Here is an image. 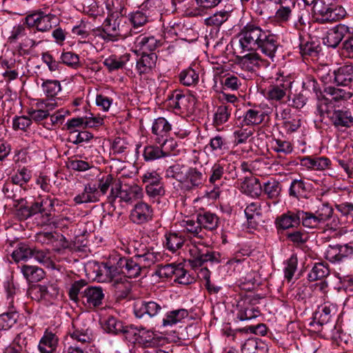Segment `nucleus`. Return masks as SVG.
I'll return each instance as SVG.
<instances>
[{"label":"nucleus","mask_w":353,"mask_h":353,"mask_svg":"<svg viewBox=\"0 0 353 353\" xmlns=\"http://www.w3.org/2000/svg\"><path fill=\"white\" fill-rule=\"evenodd\" d=\"M239 41L243 51L261 50L272 62L279 46L278 37L252 23H247L239 33Z\"/></svg>","instance_id":"nucleus-1"},{"label":"nucleus","mask_w":353,"mask_h":353,"mask_svg":"<svg viewBox=\"0 0 353 353\" xmlns=\"http://www.w3.org/2000/svg\"><path fill=\"white\" fill-rule=\"evenodd\" d=\"M315 113L320 117L322 121L325 118L329 119L330 123L339 130L352 128L353 115L346 109H336L334 104H332L325 99H321L316 103Z\"/></svg>","instance_id":"nucleus-2"},{"label":"nucleus","mask_w":353,"mask_h":353,"mask_svg":"<svg viewBox=\"0 0 353 353\" xmlns=\"http://www.w3.org/2000/svg\"><path fill=\"white\" fill-rule=\"evenodd\" d=\"M314 21L319 24L339 21L346 15L345 10L337 0H319L313 10Z\"/></svg>","instance_id":"nucleus-3"},{"label":"nucleus","mask_w":353,"mask_h":353,"mask_svg":"<svg viewBox=\"0 0 353 353\" xmlns=\"http://www.w3.org/2000/svg\"><path fill=\"white\" fill-rule=\"evenodd\" d=\"M109 263L110 266L108 269L112 277L116 274L121 273L127 277L136 278L140 275L142 270V264L136 254L132 258L119 255L112 256Z\"/></svg>","instance_id":"nucleus-4"},{"label":"nucleus","mask_w":353,"mask_h":353,"mask_svg":"<svg viewBox=\"0 0 353 353\" xmlns=\"http://www.w3.org/2000/svg\"><path fill=\"white\" fill-rule=\"evenodd\" d=\"M143 196L142 189L137 185L121 186V184L111 188V192L108 196V202L113 205L119 199V203L124 202L128 204L141 199Z\"/></svg>","instance_id":"nucleus-5"},{"label":"nucleus","mask_w":353,"mask_h":353,"mask_svg":"<svg viewBox=\"0 0 353 353\" xmlns=\"http://www.w3.org/2000/svg\"><path fill=\"white\" fill-rule=\"evenodd\" d=\"M334 209L328 203H322L314 212L305 211L303 226L310 229L319 228L333 216Z\"/></svg>","instance_id":"nucleus-6"},{"label":"nucleus","mask_w":353,"mask_h":353,"mask_svg":"<svg viewBox=\"0 0 353 353\" xmlns=\"http://www.w3.org/2000/svg\"><path fill=\"white\" fill-rule=\"evenodd\" d=\"M190 258L188 261L193 268H197L203 265L206 262H219L215 252L203 243L194 242L189 248Z\"/></svg>","instance_id":"nucleus-7"},{"label":"nucleus","mask_w":353,"mask_h":353,"mask_svg":"<svg viewBox=\"0 0 353 353\" xmlns=\"http://www.w3.org/2000/svg\"><path fill=\"white\" fill-rule=\"evenodd\" d=\"M121 19L109 16L103 23L100 37L107 41H117L119 38H124L128 36V32L124 30V26H121Z\"/></svg>","instance_id":"nucleus-8"},{"label":"nucleus","mask_w":353,"mask_h":353,"mask_svg":"<svg viewBox=\"0 0 353 353\" xmlns=\"http://www.w3.org/2000/svg\"><path fill=\"white\" fill-rule=\"evenodd\" d=\"M292 83L288 77L281 74L276 78L275 82L265 90L266 99L271 101L281 103L287 96V92L291 88Z\"/></svg>","instance_id":"nucleus-9"},{"label":"nucleus","mask_w":353,"mask_h":353,"mask_svg":"<svg viewBox=\"0 0 353 353\" xmlns=\"http://www.w3.org/2000/svg\"><path fill=\"white\" fill-rule=\"evenodd\" d=\"M104 296L102 288L89 286L81 292L80 303L87 310H95L102 305Z\"/></svg>","instance_id":"nucleus-10"},{"label":"nucleus","mask_w":353,"mask_h":353,"mask_svg":"<svg viewBox=\"0 0 353 353\" xmlns=\"http://www.w3.org/2000/svg\"><path fill=\"white\" fill-rule=\"evenodd\" d=\"M305 211L296 210L288 211L286 213L278 216L275 220V225L278 230H288L291 228L298 227L305 222Z\"/></svg>","instance_id":"nucleus-11"},{"label":"nucleus","mask_w":353,"mask_h":353,"mask_svg":"<svg viewBox=\"0 0 353 353\" xmlns=\"http://www.w3.org/2000/svg\"><path fill=\"white\" fill-rule=\"evenodd\" d=\"M353 255V240L343 245H330L325 252V258L331 263H341Z\"/></svg>","instance_id":"nucleus-12"},{"label":"nucleus","mask_w":353,"mask_h":353,"mask_svg":"<svg viewBox=\"0 0 353 353\" xmlns=\"http://www.w3.org/2000/svg\"><path fill=\"white\" fill-rule=\"evenodd\" d=\"M34 239L37 243L47 247L48 250L59 252L63 247L62 241L65 237L55 232H39L35 234Z\"/></svg>","instance_id":"nucleus-13"},{"label":"nucleus","mask_w":353,"mask_h":353,"mask_svg":"<svg viewBox=\"0 0 353 353\" xmlns=\"http://www.w3.org/2000/svg\"><path fill=\"white\" fill-rule=\"evenodd\" d=\"M206 178L202 166L200 168H189L185 173L184 181L181 185L187 190L198 188L202 186Z\"/></svg>","instance_id":"nucleus-14"},{"label":"nucleus","mask_w":353,"mask_h":353,"mask_svg":"<svg viewBox=\"0 0 353 353\" xmlns=\"http://www.w3.org/2000/svg\"><path fill=\"white\" fill-rule=\"evenodd\" d=\"M152 207L145 202H138L130 212V219L136 224H143L152 219Z\"/></svg>","instance_id":"nucleus-15"},{"label":"nucleus","mask_w":353,"mask_h":353,"mask_svg":"<svg viewBox=\"0 0 353 353\" xmlns=\"http://www.w3.org/2000/svg\"><path fill=\"white\" fill-rule=\"evenodd\" d=\"M192 98L183 94L181 90H174L168 97V106L174 111L183 112L188 111Z\"/></svg>","instance_id":"nucleus-16"},{"label":"nucleus","mask_w":353,"mask_h":353,"mask_svg":"<svg viewBox=\"0 0 353 353\" xmlns=\"http://www.w3.org/2000/svg\"><path fill=\"white\" fill-rule=\"evenodd\" d=\"M162 306L155 301H140L135 303L134 313L137 318L154 317L162 310Z\"/></svg>","instance_id":"nucleus-17"},{"label":"nucleus","mask_w":353,"mask_h":353,"mask_svg":"<svg viewBox=\"0 0 353 353\" xmlns=\"http://www.w3.org/2000/svg\"><path fill=\"white\" fill-rule=\"evenodd\" d=\"M348 32V27L339 24L330 29L323 39V43L328 47L336 48Z\"/></svg>","instance_id":"nucleus-18"},{"label":"nucleus","mask_w":353,"mask_h":353,"mask_svg":"<svg viewBox=\"0 0 353 353\" xmlns=\"http://www.w3.org/2000/svg\"><path fill=\"white\" fill-rule=\"evenodd\" d=\"M157 55L155 52L149 54H141V57L137 60L136 70L141 75L148 74L156 67Z\"/></svg>","instance_id":"nucleus-19"},{"label":"nucleus","mask_w":353,"mask_h":353,"mask_svg":"<svg viewBox=\"0 0 353 353\" xmlns=\"http://www.w3.org/2000/svg\"><path fill=\"white\" fill-rule=\"evenodd\" d=\"M152 17L148 14L146 11L142 9V6L139 7V9L130 12L129 14L128 18L132 26V28L129 32V35H132L133 34H137L140 31L138 29L142 26H143Z\"/></svg>","instance_id":"nucleus-20"},{"label":"nucleus","mask_w":353,"mask_h":353,"mask_svg":"<svg viewBox=\"0 0 353 353\" xmlns=\"http://www.w3.org/2000/svg\"><path fill=\"white\" fill-rule=\"evenodd\" d=\"M136 255L142 264V269L150 268L161 258L160 253L155 252L152 247H145L138 250Z\"/></svg>","instance_id":"nucleus-21"},{"label":"nucleus","mask_w":353,"mask_h":353,"mask_svg":"<svg viewBox=\"0 0 353 353\" xmlns=\"http://www.w3.org/2000/svg\"><path fill=\"white\" fill-rule=\"evenodd\" d=\"M250 299L245 298L241 299L237 304L239 312L237 318L241 321H245L254 319L257 317L260 312L257 308H255L250 303Z\"/></svg>","instance_id":"nucleus-22"},{"label":"nucleus","mask_w":353,"mask_h":353,"mask_svg":"<svg viewBox=\"0 0 353 353\" xmlns=\"http://www.w3.org/2000/svg\"><path fill=\"white\" fill-rule=\"evenodd\" d=\"M241 190L252 197H259L262 193V185L258 178L252 176H246L241 182Z\"/></svg>","instance_id":"nucleus-23"},{"label":"nucleus","mask_w":353,"mask_h":353,"mask_svg":"<svg viewBox=\"0 0 353 353\" xmlns=\"http://www.w3.org/2000/svg\"><path fill=\"white\" fill-rule=\"evenodd\" d=\"M334 83L338 85L349 86L353 81V65L346 64L334 71Z\"/></svg>","instance_id":"nucleus-24"},{"label":"nucleus","mask_w":353,"mask_h":353,"mask_svg":"<svg viewBox=\"0 0 353 353\" xmlns=\"http://www.w3.org/2000/svg\"><path fill=\"white\" fill-rule=\"evenodd\" d=\"M26 190V188H21L10 181L4 183L2 192L7 199H12L16 203V205H18L25 201L21 196Z\"/></svg>","instance_id":"nucleus-25"},{"label":"nucleus","mask_w":353,"mask_h":353,"mask_svg":"<svg viewBox=\"0 0 353 353\" xmlns=\"http://www.w3.org/2000/svg\"><path fill=\"white\" fill-rule=\"evenodd\" d=\"M58 341L59 339L54 333L46 330L38 345L40 353H54L56 351Z\"/></svg>","instance_id":"nucleus-26"},{"label":"nucleus","mask_w":353,"mask_h":353,"mask_svg":"<svg viewBox=\"0 0 353 353\" xmlns=\"http://www.w3.org/2000/svg\"><path fill=\"white\" fill-rule=\"evenodd\" d=\"M301 163L309 169L324 170L329 167L331 161L325 157L307 156L301 159Z\"/></svg>","instance_id":"nucleus-27"},{"label":"nucleus","mask_w":353,"mask_h":353,"mask_svg":"<svg viewBox=\"0 0 353 353\" xmlns=\"http://www.w3.org/2000/svg\"><path fill=\"white\" fill-rule=\"evenodd\" d=\"M172 128L170 123L163 117L156 119L152 124V132L157 136V141L161 143V139L167 137Z\"/></svg>","instance_id":"nucleus-28"},{"label":"nucleus","mask_w":353,"mask_h":353,"mask_svg":"<svg viewBox=\"0 0 353 353\" xmlns=\"http://www.w3.org/2000/svg\"><path fill=\"white\" fill-rule=\"evenodd\" d=\"M189 312L186 309H178L168 312L162 320V325L164 327L172 326L187 318Z\"/></svg>","instance_id":"nucleus-29"},{"label":"nucleus","mask_w":353,"mask_h":353,"mask_svg":"<svg viewBox=\"0 0 353 353\" xmlns=\"http://www.w3.org/2000/svg\"><path fill=\"white\" fill-rule=\"evenodd\" d=\"M197 220L199 221L202 228L208 230H216L219 223L218 216L210 212H203L197 214Z\"/></svg>","instance_id":"nucleus-30"},{"label":"nucleus","mask_w":353,"mask_h":353,"mask_svg":"<svg viewBox=\"0 0 353 353\" xmlns=\"http://www.w3.org/2000/svg\"><path fill=\"white\" fill-rule=\"evenodd\" d=\"M21 272L30 283H36L45 276V272L42 268L34 265H23L21 268Z\"/></svg>","instance_id":"nucleus-31"},{"label":"nucleus","mask_w":353,"mask_h":353,"mask_svg":"<svg viewBox=\"0 0 353 353\" xmlns=\"http://www.w3.org/2000/svg\"><path fill=\"white\" fill-rule=\"evenodd\" d=\"M130 54L125 53L121 57L112 54L103 61V65L109 71H114L121 69L124 67L127 61L130 60Z\"/></svg>","instance_id":"nucleus-32"},{"label":"nucleus","mask_w":353,"mask_h":353,"mask_svg":"<svg viewBox=\"0 0 353 353\" xmlns=\"http://www.w3.org/2000/svg\"><path fill=\"white\" fill-rule=\"evenodd\" d=\"M135 43L143 54L153 52L158 46V41L153 36L140 35L137 37Z\"/></svg>","instance_id":"nucleus-33"},{"label":"nucleus","mask_w":353,"mask_h":353,"mask_svg":"<svg viewBox=\"0 0 353 353\" xmlns=\"http://www.w3.org/2000/svg\"><path fill=\"white\" fill-rule=\"evenodd\" d=\"M233 110V105H227L223 103L218 106L214 114L213 121L214 125L219 126L226 123L229 120Z\"/></svg>","instance_id":"nucleus-34"},{"label":"nucleus","mask_w":353,"mask_h":353,"mask_svg":"<svg viewBox=\"0 0 353 353\" xmlns=\"http://www.w3.org/2000/svg\"><path fill=\"white\" fill-rule=\"evenodd\" d=\"M38 201L43 212V223H46L52 219V212L54 210V202L57 200L47 195L39 196Z\"/></svg>","instance_id":"nucleus-35"},{"label":"nucleus","mask_w":353,"mask_h":353,"mask_svg":"<svg viewBox=\"0 0 353 353\" xmlns=\"http://www.w3.org/2000/svg\"><path fill=\"white\" fill-rule=\"evenodd\" d=\"M310 187L301 179H294L289 189V194L296 199L307 198Z\"/></svg>","instance_id":"nucleus-36"},{"label":"nucleus","mask_w":353,"mask_h":353,"mask_svg":"<svg viewBox=\"0 0 353 353\" xmlns=\"http://www.w3.org/2000/svg\"><path fill=\"white\" fill-rule=\"evenodd\" d=\"M264 119V114L261 110L254 109L248 110L243 114V119L240 125L252 126L261 124Z\"/></svg>","instance_id":"nucleus-37"},{"label":"nucleus","mask_w":353,"mask_h":353,"mask_svg":"<svg viewBox=\"0 0 353 353\" xmlns=\"http://www.w3.org/2000/svg\"><path fill=\"white\" fill-rule=\"evenodd\" d=\"M8 312L0 314V331L8 330L10 329L15 323L19 317V312L16 308H8Z\"/></svg>","instance_id":"nucleus-38"},{"label":"nucleus","mask_w":353,"mask_h":353,"mask_svg":"<svg viewBox=\"0 0 353 353\" xmlns=\"http://www.w3.org/2000/svg\"><path fill=\"white\" fill-rule=\"evenodd\" d=\"M12 259L19 263L32 258V248L25 243H19L12 253Z\"/></svg>","instance_id":"nucleus-39"},{"label":"nucleus","mask_w":353,"mask_h":353,"mask_svg":"<svg viewBox=\"0 0 353 353\" xmlns=\"http://www.w3.org/2000/svg\"><path fill=\"white\" fill-rule=\"evenodd\" d=\"M28 340L21 334H18L13 342L3 351V353H28Z\"/></svg>","instance_id":"nucleus-40"},{"label":"nucleus","mask_w":353,"mask_h":353,"mask_svg":"<svg viewBox=\"0 0 353 353\" xmlns=\"http://www.w3.org/2000/svg\"><path fill=\"white\" fill-rule=\"evenodd\" d=\"M325 92L330 96V98L323 96L321 99H325L332 104L340 100H347L351 98L352 93L343 89L328 87L325 89Z\"/></svg>","instance_id":"nucleus-41"},{"label":"nucleus","mask_w":353,"mask_h":353,"mask_svg":"<svg viewBox=\"0 0 353 353\" xmlns=\"http://www.w3.org/2000/svg\"><path fill=\"white\" fill-rule=\"evenodd\" d=\"M168 0H145L141 5L142 9L153 17L157 13H161L165 10V5Z\"/></svg>","instance_id":"nucleus-42"},{"label":"nucleus","mask_w":353,"mask_h":353,"mask_svg":"<svg viewBox=\"0 0 353 353\" xmlns=\"http://www.w3.org/2000/svg\"><path fill=\"white\" fill-rule=\"evenodd\" d=\"M165 237V248L173 253L181 248L185 242L184 238L175 232L167 234Z\"/></svg>","instance_id":"nucleus-43"},{"label":"nucleus","mask_w":353,"mask_h":353,"mask_svg":"<svg viewBox=\"0 0 353 353\" xmlns=\"http://www.w3.org/2000/svg\"><path fill=\"white\" fill-rule=\"evenodd\" d=\"M281 187L279 182L271 179L262 185V192L271 199H276L281 192Z\"/></svg>","instance_id":"nucleus-44"},{"label":"nucleus","mask_w":353,"mask_h":353,"mask_svg":"<svg viewBox=\"0 0 353 353\" xmlns=\"http://www.w3.org/2000/svg\"><path fill=\"white\" fill-rule=\"evenodd\" d=\"M138 343L143 345L145 347H154L159 344V340L155 337L154 332L141 327Z\"/></svg>","instance_id":"nucleus-45"},{"label":"nucleus","mask_w":353,"mask_h":353,"mask_svg":"<svg viewBox=\"0 0 353 353\" xmlns=\"http://www.w3.org/2000/svg\"><path fill=\"white\" fill-rule=\"evenodd\" d=\"M241 62L243 65L251 64L257 67H268L270 63L263 59L260 54L256 52L247 54L241 57Z\"/></svg>","instance_id":"nucleus-46"},{"label":"nucleus","mask_w":353,"mask_h":353,"mask_svg":"<svg viewBox=\"0 0 353 353\" xmlns=\"http://www.w3.org/2000/svg\"><path fill=\"white\" fill-rule=\"evenodd\" d=\"M199 73L192 68L185 69L179 74V81L185 86L196 85L199 82Z\"/></svg>","instance_id":"nucleus-47"},{"label":"nucleus","mask_w":353,"mask_h":353,"mask_svg":"<svg viewBox=\"0 0 353 353\" xmlns=\"http://www.w3.org/2000/svg\"><path fill=\"white\" fill-rule=\"evenodd\" d=\"M299 48L301 55L305 58L307 57L311 58H316L321 50L320 46L313 41H306L305 43H301L299 46Z\"/></svg>","instance_id":"nucleus-48"},{"label":"nucleus","mask_w":353,"mask_h":353,"mask_svg":"<svg viewBox=\"0 0 353 353\" xmlns=\"http://www.w3.org/2000/svg\"><path fill=\"white\" fill-rule=\"evenodd\" d=\"M330 274L329 269L323 263H315L307 275L310 281L323 280Z\"/></svg>","instance_id":"nucleus-49"},{"label":"nucleus","mask_w":353,"mask_h":353,"mask_svg":"<svg viewBox=\"0 0 353 353\" xmlns=\"http://www.w3.org/2000/svg\"><path fill=\"white\" fill-rule=\"evenodd\" d=\"M332 309L330 305H324L319 307L314 314V323L319 325L327 323L332 318Z\"/></svg>","instance_id":"nucleus-50"},{"label":"nucleus","mask_w":353,"mask_h":353,"mask_svg":"<svg viewBox=\"0 0 353 353\" xmlns=\"http://www.w3.org/2000/svg\"><path fill=\"white\" fill-rule=\"evenodd\" d=\"M124 325L123 323L114 316H109L105 321L103 329L108 333L120 334L122 332Z\"/></svg>","instance_id":"nucleus-51"},{"label":"nucleus","mask_w":353,"mask_h":353,"mask_svg":"<svg viewBox=\"0 0 353 353\" xmlns=\"http://www.w3.org/2000/svg\"><path fill=\"white\" fill-rule=\"evenodd\" d=\"M185 165L175 163L168 167L165 171V176L168 178H172L182 184L185 179Z\"/></svg>","instance_id":"nucleus-52"},{"label":"nucleus","mask_w":353,"mask_h":353,"mask_svg":"<svg viewBox=\"0 0 353 353\" xmlns=\"http://www.w3.org/2000/svg\"><path fill=\"white\" fill-rule=\"evenodd\" d=\"M230 17V12L227 10H221L215 12L213 15L205 19V23L207 26H221Z\"/></svg>","instance_id":"nucleus-53"},{"label":"nucleus","mask_w":353,"mask_h":353,"mask_svg":"<svg viewBox=\"0 0 353 353\" xmlns=\"http://www.w3.org/2000/svg\"><path fill=\"white\" fill-rule=\"evenodd\" d=\"M44 94L48 98L54 97L61 90L60 82L57 80H46L41 84Z\"/></svg>","instance_id":"nucleus-54"},{"label":"nucleus","mask_w":353,"mask_h":353,"mask_svg":"<svg viewBox=\"0 0 353 353\" xmlns=\"http://www.w3.org/2000/svg\"><path fill=\"white\" fill-rule=\"evenodd\" d=\"M41 19L39 25L38 26L37 31L45 32H48L52 28L53 24L57 22V17L52 14H46L45 12L41 10L40 12Z\"/></svg>","instance_id":"nucleus-55"},{"label":"nucleus","mask_w":353,"mask_h":353,"mask_svg":"<svg viewBox=\"0 0 353 353\" xmlns=\"http://www.w3.org/2000/svg\"><path fill=\"white\" fill-rule=\"evenodd\" d=\"M206 148H209L215 154H223L228 149L225 139L219 135L212 138Z\"/></svg>","instance_id":"nucleus-56"},{"label":"nucleus","mask_w":353,"mask_h":353,"mask_svg":"<svg viewBox=\"0 0 353 353\" xmlns=\"http://www.w3.org/2000/svg\"><path fill=\"white\" fill-rule=\"evenodd\" d=\"M31 179V172L26 167L18 170L17 172L11 176L10 181L21 188L30 181Z\"/></svg>","instance_id":"nucleus-57"},{"label":"nucleus","mask_w":353,"mask_h":353,"mask_svg":"<svg viewBox=\"0 0 353 353\" xmlns=\"http://www.w3.org/2000/svg\"><path fill=\"white\" fill-rule=\"evenodd\" d=\"M141 327H138L134 325H124L121 334L125 339L131 343H138Z\"/></svg>","instance_id":"nucleus-58"},{"label":"nucleus","mask_w":353,"mask_h":353,"mask_svg":"<svg viewBox=\"0 0 353 353\" xmlns=\"http://www.w3.org/2000/svg\"><path fill=\"white\" fill-rule=\"evenodd\" d=\"M179 265H175L173 263L159 265L155 271V274L160 278H172L173 276H176V270L179 269Z\"/></svg>","instance_id":"nucleus-59"},{"label":"nucleus","mask_w":353,"mask_h":353,"mask_svg":"<svg viewBox=\"0 0 353 353\" xmlns=\"http://www.w3.org/2000/svg\"><path fill=\"white\" fill-rule=\"evenodd\" d=\"M226 165L227 164L225 161H218L212 166L211 174L209 178L210 183L214 184L216 181H219L222 178Z\"/></svg>","instance_id":"nucleus-60"},{"label":"nucleus","mask_w":353,"mask_h":353,"mask_svg":"<svg viewBox=\"0 0 353 353\" xmlns=\"http://www.w3.org/2000/svg\"><path fill=\"white\" fill-rule=\"evenodd\" d=\"M87 285L83 279L74 281L68 291V295L70 300L75 303L80 302L81 290Z\"/></svg>","instance_id":"nucleus-61"},{"label":"nucleus","mask_w":353,"mask_h":353,"mask_svg":"<svg viewBox=\"0 0 353 353\" xmlns=\"http://www.w3.org/2000/svg\"><path fill=\"white\" fill-rule=\"evenodd\" d=\"M60 59L61 63L72 68H78L81 66L79 55L73 52H63L60 57Z\"/></svg>","instance_id":"nucleus-62"},{"label":"nucleus","mask_w":353,"mask_h":353,"mask_svg":"<svg viewBox=\"0 0 353 353\" xmlns=\"http://www.w3.org/2000/svg\"><path fill=\"white\" fill-rule=\"evenodd\" d=\"M67 167L74 171L85 172L90 169L92 165L88 161L72 157L68 159Z\"/></svg>","instance_id":"nucleus-63"},{"label":"nucleus","mask_w":353,"mask_h":353,"mask_svg":"<svg viewBox=\"0 0 353 353\" xmlns=\"http://www.w3.org/2000/svg\"><path fill=\"white\" fill-rule=\"evenodd\" d=\"M70 336L73 339L82 344L90 343L94 340V336L90 329L85 330H75Z\"/></svg>","instance_id":"nucleus-64"}]
</instances>
